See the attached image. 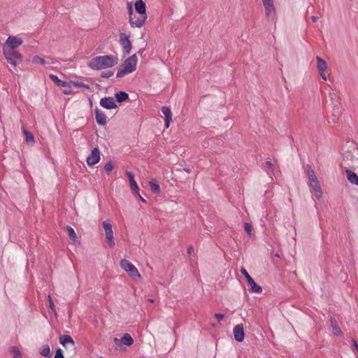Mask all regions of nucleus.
I'll use <instances>...</instances> for the list:
<instances>
[{
	"instance_id": "1",
	"label": "nucleus",
	"mask_w": 358,
	"mask_h": 358,
	"mask_svg": "<svg viewBox=\"0 0 358 358\" xmlns=\"http://www.w3.org/2000/svg\"><path fill=\"white\" fill-rule=\"evenodd\" d=\"M118 59L114 55L96 56L92 59L88 64V66L92 70H101L104 69L111 68L116 65Z\"/></svg>"
},
{
	"instance_id": "2",
	"label": "nucleus",
	"mask_w": 358,
	"mask_h": 358,
	"mask_svg": "<svg viewBox=\"0 0 358 358\" xmlns=\"http://www.w3.org/2000/svg\"><path fill=\"white\" fill-rule=\"evenodd\" d=\"M137 57L134 54L124 60L121 67L118 69L116 76L117 78H122L125 75L134 72L136 69Z\"/></svg>"
},
{
	"instance_id": "3",
	"label": "nucleus",
	"mask_w": 358,
	"mask_h": 358,
	"mask_svg": "<svg viewBox=\"0 0 358 358\" xmlns=\"http://www.w3.org/2000/svg\"><path fill=\"white\" fill-rule=\"evenodd\" d=\"M3 55L10 64L15 67L22 61V55L17 51H13L10 49H6L3 51Z\"/></svg>"
},
{
	"instance_id": "4",
	"label": "nucleus",
	"mask_w": 358,
	"mask_h": 358,
	"mask_svg": "<svg viewBox=\"0 0 358 358\" xmlns=\"http://www.w3.org/2000/svg\"><path fill=\"white\" fill-rule=\"evenodd\" d=\"M121 268L134 279L140 278L141 275L136 266L127 259H122L120 262Z\"/></svg>"
},
{
	"instance_id": "5",
	"label": "nucleus",
	"mask_w": 358,
	"mask_h": 358,
	"mask_svg": "<svg viewBox=\"0 0 358 358\" xmlns=\"http://www.w3.org/2000/svg\"><path fill=\"white\" fill-rule=\"evenodd\" d=\"M103 228L105 231L106 243L110 248L115 246V241L113 238V227L110 220L103 221L102 223Z\"/></svg>"
},
{
	"instance_id": "6",
	"label": "nucleus",
	"mask_w": 358,
	"mask_h": 358,
	"mask_svg": "<svg viewBox=\"0 0 358 358\" xmlns=\"http://www.w3.org/2000/svg\"><path fill=\"white\" fill-rule=\"evenodd\" d=\"M241 273L245 276L246 278L248 285H250L249 291L252 293H257L260 294L262 292V288L261 286L257 285L255 281L253 280V278L249 275L246 269L244 268H242L241 269Z\"/></svg>"
},
{
	"instance_id": "7",
	"label": "nucleus",
	"mask_w": 358,
	"mask_h": 358,
	"mask_svg": "<svg viewBox=\"0 0 358 358\" xmlns=\"http://www.w3.org/2000/svg\"><path fill=\"white\" fill-rule=\"evenodd\" d=\"M22 43V40L20 38L9 36L3 44V51H5L6 49H10L13 51H17L16 48L21 45Z\"/></svg>"
},
{
	"instance_id": "8",
	"label": "nucleus",
	"mask_w": 358,
	"mask_h": 358,
	"mask_svg": "<svg viewBox=\"0 0 358 358\" xmlns=\"http://www.w3.org/2000/svg\"><path fill=\"white\" fill-rule=\"evenodd\" d=\"M120 44L122 48V52L124 55H128L130 54L131 50V43L129 38V36L124 33L120 34Z\"/></svg>"
},
{
	"instance_id": "9",
	"label": "nucleus",
	"mask_w": 358,
	"mask_h": 358,
	"mask_svg": "<svg viewBox=\"0 0 358 358\" xmlns=\"http://www.w3.org/2000/svg\"><path fill=\"white\" fill-rule=\"evenodd\" d=\"M100 160V151L98 148H94L90 155L87 157V164L90 166H92L97 164Z\"/></svg>"
},
{
	"instance_id": "10",
	"label": "nucleus",
	"mask_w": 358,
	"mask_h": 358,
	"mask_svg": "<svg viewBox=\"0 0 358 358\" xmlns=\"http://www.w3.org/2000/svg\"><path fill=\"white\" fill-rule=\"evenodd\" d=\"M147 19V16L141 15L139 17L136 15L129 16V24L132 27L140 28L143 26Z\"/></svg>"
},
{
	"instance_id": "11",
	"label": "nucleus",
	"mask_w": 358,
	"mask_h": 358,
	"mask_svg": "<svg viewBox=\"0 0 358 358\" xmlns=\"http://www.w3.org/2000/svg\"><path fill=\"white\" fill-rule=\"evenodd\" d=\"M317 60V69L318 70V72L320 75V76L324 80H327V75L325 73V71L327 70V62L320 57H316Z\"/></svg>"
},
{
	"instance_id": "12",
	"label": "nucleus",
	"mask_w": 358,
	"mask_h": 358,
	"mask_svg": "<svg viewBox=\"0 0 358 358\" xmlns=\"http://www.w3.org/2000/svg\"><path fill=\"white\" fill-rule=\"evenodd\" d=\"M99 104L101 107L110 110L117 107L114 99L111 96L103 97L100 100Z\"/></svg>"
},
{
	"instance_id": "13",
	"label": "nucleus",
	"mask_w": 358,
	"mask_h": 358,
	"mask_svg": "<svg viewBox=\"0 0 358 358\" xmlns=\"http://www.w3.org/2000/svg\"><path fill=\"white\" fill-rule=\"evenodd\" d=\"M113 341L117 348L120 349H122L123 345L129 346L134 343L132 337H121L120 338L115 337Z\"/></svg>"
},
{
	"instance_id": "14",
	"label": "nucleus",
	"mask_w": 358,
	"mask_h": 358,
	"mask_svg": "<svg viewBox=\"0 0 358 358\" xmlns=\"http://www.w3.org/2000/svg\"><path fill=\"white\" fill-rule=\"evenodd\" d=\"M59 343L66 350L70 352L75 350V343L72 337H59Z\"/></svg>"
},
{
	"instance_id": "15",
	"label": "nucleus",
	"mask_w": 358,
	"mask_h": 358,
	"mask_svg": "<svg viewBox=\"0 0 358 358\" xmlns=\"http://www.w3.org/2000/svg\"><path fill=\"white\" fill-rule=\"evenodd\" d=\"M310 187L311 188V192L313 193V196L317 199H320L322 196V192L318 180L310 182Z\"/></svg>"
},
{
	"instance_id": "16",
	"label": "nucleus",
	"mask_w": 358,
	"mask_h": 358,
	"mask_svg": "<svg viewBox=\"0 0 358 358\" xmlns=\"http://www.w3.org/2000/svg\"><path fill=\"white\" fill-rule=\"evenodd\" d=\"M94 114H95V118L96 121L98 124L104 126L106 124V116L105 113L99 109L98 108H96L94 109Z\"/></svg>"
},
{
	"instance_id": "17",
	"label": "nucleus",
	"mask_w": 358,
	"mask_h": 358,
	"mask_svg": "<svg viewBox=\"0 0 358 358\" xmlns=\"http://www.w3.org/2000/svg\"><path fill=\"white\" fill-rule=\"evenodd\" d=\"M134 8L136 13L140 15L147 16L146 5L143 0H137L134 3Z\"/></svg>"
},
{
	"instance_id": "18",
	"label": "nucleus",
	"mask_w": 358,
	"mask_h": 358,
	"mask_svg": "<svg viewBox=\"0 0 358 358\" xmlns=\"http://www.w3.org/2000/svg\"><path fill=\"white\" fill-rule=\"evenodd\" d=\"M264 7L266 18L268 20H273L276 14L274 4L264 6Z\"/></svg>"
},
{
	"instance_id": "19",
	"label": "nucleus",
	"mask_w": 358,
	"mask_h": 358,
	"mask_svg": "<svg viewBox=\"0 0 358 358\" xmlns=\"http://www.w3.org/2000/svg\"><path fill=\"white\" fill-rule=\"evenodd\" d=\"M162 112L165 116V127L169 128L171 121L172 120V113L170 108L167 106H163L162 108Z\"/></svg>"
},
{
	"instance_id": "20",
	"label": "nucleus",
	"mask_w": 358,
	"mask_h": 358,
	"mask_svg": "<svg viewBox=\"0 0 358 358\" xmlns=\"http://www.w3.org/2000/svg\"><path fill=\"white\" fill-rule=\"evenodd\" d=\"M22 133L25 138V142L29 145H34L35 143V138L34 135L27 130L24 126L22 127Z\"/></svg>"
},
{
	"instance_id": "21",
	"label": "nucleus",
	"mask_w": 358,
	"mask_h": 358,
	"mask_svg": "<svg viewBox=\"0 0 358 358\" xmlns=\"http://www.w3.org/2000/svg\"><path fill=\"white\" fill-rule=\"evenodd\" d=\"M345 173L350 183L358 185V176L355 172L348 169L345 171Z\"/></svg>"
},
{
	"instance_id": "22",
	"label": "nucleus",
	"mask_w": 358,
	"mask_h": 358,
	"mask_svg": "<svg viewBox=\"0 0 358 358\" xmlns=\"http://www.w3.org/2000/svg\"><path fill=\"white\" fill-rule=\"evenodd\" d=\"M329 322H330V325L332 328L333 334L335 336H339L341 334V329L338 327L336 319L334 317H331Z\"/></svg>"
},
{
	"instance_id": "23",
	"label": "nucleus",
	"mask_w": 358,
	"mask_h": 358,
	"mask_svg": "<svg viewBox=\"0 0 358 358\" xmlns=\"http://www.w3.org/2000/svg\"><path fill=\"white\" fill-rule=\"evenodd\" d=\"M115 97L116 101L118 103H121V102L124 101L129 99V94L125 92L121 91V92L116 93L115 94Z\"/></svg>"
},
{
	"instance_id": "24",
	"label": "nucleus",
	"mask_w": 358,
	"mask_h": 358,
	"mask_svg": "<svg viewBox=\"0 0 358 358\" xmlns=\"http://www.w3.org/2000/svg\"><path fill=\"white\" fill-rule=\"evenodd\" d=\"M307 176L309 180V182L317 180L315 171L310 166H308L307 168Z\"/></svg>"
},
{
	"instance_id": "25",
	"label": "nucleus",
	"mask_w": 358,
	"mask_h": 358,
	"mask_svg": "<svg viewBox=\"0 0 358 358\" xmlns=\"http://www.w3.org/2000/svg\"><path fill=\"white\" fill-rule=\"evenodd\" d=\"M234 336H244L243 325L242 324L234 327L233 330Z\"/></svg>"
},
{
	"instance_id": "26",
	"label": "nucleus",
	"mask_w": 358,
	"mask_h": 358,
	"mask_svg": "<svg viewBox=\"0 0 358 358\" xmlns=\"http://www.w3.org/2000/svg\"><path fill=\"white\" fill-rule=\"evenodd\" d=\"M9 352L13 358H22L19 349L15 346L10 348Z\"/></svg>"
},
{
	"instance_id": "27",
	"label": "nucleus",
	"mask_w": 358,
	"mask_h": 358,
	"mask_svg": "<svg viewBox=\"0 0 358 358\" xmlns=\"http://www.w3.org/2000/svg\"><path fill=\"white\" fill-rule=\"evenodd\" d=\"M150 189L154 193H159L160 191L159 185L154 180L149 182Z\"/></svg>"
},
{
	"instance_id": "28",
	"label": "nucleus",
	"mask_w": 358,
	"mask_h": 358,
	"mask_svg": "<svg viewBox=\"0 0 358 358\" xmlns=\"http://www.w3.org/2000/svg\"><path fill=\"white\" fill-rule=\"evenodd\" d=\"M40 354L43 357H50V350L48 345H44L42 346Z\"/></svg>"
},
{
	"instance_id": "29",
	"label": "nucleus",
	"mask_w": 358,
	"mask_h": 358,
	"mask_svg": "<svg viewBox=\"0 0 358 358\" xmlns=\"http://www.w3.org/2000/svg\"><path fill=\"white\" fill-rule=\"evenodd\" d=\"M71 83L73 85V86L76 87H84L87 90L90 89V87L88 85H86V84H85L82 82L78 81V80H76V81L71 80Z\"/></svg>"
},
{
	"instance_id": "30",
	"label": "nucleus",
	"mask_w": 358,
	"mask_h": 358,
	"mask_svg": "<svg viewBox=\"0 0 358 358\" xmlns=\"http://www.w3.org/2000/svg\"><path fill=\"white\" fill-rule=\"evenodd\" d=\"M66 230H67L69 238L71 240L75 241V240L76 238V234L74 229L71 227H67Z\"/></svg>"
},
{
	"instance_id": "31",
	"label": "nucleus",
	"mask_w": 358,
	"mask_h": 358,
	"mask_svg": "<svg viewBox=\"0 0 358 358\" xmlns=\"http://www.w3.org/2000/svg\"><path fill=\"white\" fill-rule=\"evenodd\" d=\"M32 62L34 64H46V61L45 59L40 57L39 56H34L31 59Z\"/></svg>"
},
{
	"instance_id": "32",
	"label": "nucleus",
	"mask_w": 358,
	"mask_h": 358,
	"mask_svg": "<svg viewBox=\"0 0 358 358\" xmlns=\"http://www.w3.org/2000/svg\"><path fill=\"white\" fill-rule=\"evenodd\" d=\"M131 189L135 192L136 194H139V187L136 180L129 182Z\"/></svg>"
},
{
	"instance_id": "33",
	"label": "nucleus",
	"mask_w": 358,
	"mask_h": 358,
	"mask_svg": "<svg viewBox=\"0 0 358 358\" xmlns=\"http://www.w3.org/2000/svg\"><path fill=\"white\" fill-rule=\"evenodd\" d=\"M103 169L104 171L106 172V173L108 175H109V173L112 171V170L113 169V163L111 162H107L104 167H103Z\"/></svg>"
},
{
	"instance_id": "34",
	"label": "nucleus",
	"mask_w": 358,
	"mask_h": 358,
	"mask_svg": "<svg viewBox=\"0 0 358 358\" xmlns=\"http://www.w3.org/2000/svg\"><path fill=\"white\" fill-rule=\"evenodd\" d=\"M73 85L71 83V81L68 82V87H64V90H63V92L64 94H71L73 93V90L71 89V86Z\"/></svg>"
},
{
	"instance_id": "35",
	"label": "nucleus",
	"mask_w": 358,
	"mask_h": 358,
	"mask_svg": "<svg viewBox=\"0 0 358 358\" xmlns=\"http://www.w3.org/2000/svg\"><path fill=\"white\" fill-rule=\"evenodd\" d=\"M48 303H49L50 309H51V310L52 312L55 313V305H54L53 301L52 300V298H51L50 295L48 296Z\"/></svg>"
},
{
	"instance_id": "36",
	"label": "nucleus",
	"mask_w": 358,
	"mask_h": 358,
	"mask_svg": "<svg viewBox=\"0 0 358 358\" xmlns=\"http://www.w3.org/2000/svg\"><path fill=\"white\" fill-rule=\"evenodd\" d=\"M244 229L246 233L250 236L252 233V227L249 223H245L244 224Z\"/></svg>"
},
{
	"instance_id": "37",
	"label": "nucleus",
	"mask_w": 358,
	"mask_h": 358,
	"mask_svg": "<svg viewBox=\"0 0 358 358\" xmlns=\"http://www.w3.org/2000/svg\"><path fill=\"white\" fill-rule=\"evenodd\" d=\"M126 176H127L129 180V182L133 181V180H135L134 179V175L132 172H130V171H126L125 173Z\"/></svg>"
},
{
	"instance_id": "38",
	"label": "nucleus",
	"mask_w": 358,
	"mask_h": 358,
	"mask_svg": "<svg viewBox=\"0 0 358 358\" xmlns=\"http://www.w3.org/2000/svg\"><path fill=\"white\" fill-rule=\"evenodd\" d=\"M127 7L128 13H129V16L132 15H133V7H132L131 3L127 2Z\"/></svg>"
},
{
	"instance_id": "39",
	"label": "nucleus",
	"mask_w": 358,
	"mask_h": 358,
	"mask_svg": "<svg viewBox=\"0 0 358 358\" xmlns=\"http://www.w3.org/2000/svg\"><path fill=\"white\" fill-rule=\"evenodd\" d=\"M113 75V72L111 71H109L108 72H103L101 74V77L104 78H110Z\"/></svg>"
},
{
	"instance_id": "40",
	"label": "nucleus",
	"mask_w": 358,
	"mask_h": 358,
	"mask_svg": "<svg viewBox=\"0 0 358 358\" xmlns=\"http://www.w3.org/2000/svg\"><path fill=\"white\" fill-rule=\"evenodd\" d=\"M56 85L59 87H68V82L60 80Z\"/></svg>"
},
{
	"instance_id": "41",
	"label": "nucleus",
	"mask_w": 358,
	"mask_h": 358,
	"mask_svg": "<svg viewBox=\"0 0 358 358\" xmlns=\"http://www.w3.org/2000/svg\"><path fill=\"white\" fill-rule=\"evenodd\" d=\"M49 77H50V79L52 81H53L55 84H57V83H58V81H59V80H60V79H59L57 76H55V75H54V74H50V75L49 76Z\"/></svg>"
},
{
	"instance_id": "42",
	"label": "nucleus",
	"mask_w": 358,
	"mask_h": 358,
	"mask_svg": "<svg viewBox=\"0 0 358 358\" xmlns=\"http://www.w3.org/2000/svg\"><path fill=\"white\" fill-rule=\"evenodd\" d=\"M54 358H64L61 349H57Z\"/></svg>"
},
{
	"instance_id": "43",
	"label": "nucleus",
	"mask_w": 358,
	"mask_h": 358,
	"mask_svg": "<svg viewBox=\"0 0 358 358\" xmlns=\"http://www.w3.org/2000/svg\"><path fill=\"white\" fill-rule=\"evenodd\" d=\"M266 167L271 171H273V169H274V165L273 164V163L271 162V161H267L266 162Z\"/></svg>"
},
{
	"instance_id": "44",
	"label": "nucleus",
	"mask_w": 358,
	"mask_h": 358,
	"mask_svg": "<svg viewBox=\"0 0 358 358\" xmlns=\"http://www.w3.org/2000/svg\"><path fill=\"white\" fill-rule=\"evenodd\" d=\"M215 317L218 322H220L224 318V315L221 313H215Z\"/></svg>"
},
{
	"instance_id": "45",
	"label": "nucleus",
	"mask_w": 358,
	"mask_h": 358,
	"mask_svg": "<svg viewBox=\"0 0 358 358\" xmlns=\"http://www.w3.org/2000/svg\"><path fill=\"white\" fill-rule=\"evenodd\" d=\"M263 6L274 4L273 0H262Z\"/></svg>"
},
{
	"instance_id": "46",
	"label": "nucleus",
	"mask_w": 358,
	"mask_h": 358,
	"mask_svg": "<svg viewBox=\"0 0 358 358\" xmlns=\"http://www.w3.org/2000/svg\"><path fill=\"white\" fill-rule=\"evenodd\" d=\"M194 252V248L192 245H189L187 248V253L192 255Z\"/></svg>"
},
{
	"instance_id": "47",
	"label": "nucleus",
	"mask_w": 358,
	"mask_h": 358,
	"mask_svg": "<svg viewBox=\"0 0 358 358\" xmlns=\"http://www.w3.org/2000/svg\"><path fill=\"white\" fill-rule=\"evenodd\" d=\"M46 64H54L55 63V60L52 58H48V59H45Z\"/></svg>"
},
{
	"instance_id": "48",
	"label": "nucleus",
	"mask_w": 358,
	"mask_h": 358,
	"mask_svg": "<svg viewBox=\"0 0 358 358\" xmlns=\"http://www.w3.org/2000/svg\"><path fill=\"white\" fill-rule=\"evenodd\" d=\"M235 339L238 342H242L244 339V337H235Z\"/></svg>"
},
{
	"instance_id": "49",
	"label": "nucleus",
	"mask_w": 358,
	"mask_h": 358,
	"mask_svg": "<svg viewBox=\"0 0 358 358\" xmlns=\"http://www.w3.org/2000/svg\"><path fill=\"white\" fill-rule=\"evenodd\" d=\"M353 342H354V345H355V350L358 353V344L356 341H353Z\"/></svg>"
},
{
	"instance_id": "50",
	"label": "nucleus",
	"mask_w": 358,
	"mask_h": 358,
	"mask_svg": "<svg viewBox=\"0 0 358 358\" xmlns=\"http://www.w3.org/2000/svg\"><path fill=\"white\" fill-rule=\"evenodd\" d=\"M310 18H311V20H312L313 22H317V17L316 16H315V15H313Z\"/></svg>"
},
{
	"instance_id": "51",
	"label": "nucleus",
	"mask_w": 358,
	"mask_h": 358,
	"mask_svg": "<svg viewBox=\"0 0 358 358\" xmlns=\"http://www.w3.org/2000/svg\"><path fill=\"white\" fill-rule=\"evenodd\" d=\"M137 195L139 196L140 199H141L143 202H145V199H143V198L140 195V194H137Z\"/></svg>"
},
{
	"instance_id": "52",
	"label": "nucleus",
	"mask_w": 358,
	"mask_h": 358,
	"mask_svg": "<svg viewBox=\"0 0 358 358\" xmlns=\"http://www.w3.org/2000/svg\"><path fill=\"white\" fill-rule=\"evenodd\" d=\"M122 336H130L129 334L128 333H124L122 334Z\"/></svg>"
},
{
	"instance_id": "53",
	"label": "nucleus",
	"mask_w": 358,
	"mask_h": 358,
	"mask_svg": "<svg viewBox=\"0 0 358 358\" xmlns=\"http://www.w3.org/2000/svg\"><path fill=\"white\" fill-rule=\"evenodd\" d=\"M187 173H189L190 170L189 169H185Z\"/></svg>"
},
{
	"instance_id": "54",
	"label": "nucleus",
	"mask_w": 358,
	"mask_h": 358,
	"mask_svg": "<svg viewBox=\"0 0 358 358\" xmlns=\"http://www.w3.org/2000/svg\"><path fill=\"white\" fill-rule=\"evenodd\" d=\"M149 301H150V302H152H152H154V300H153V299H149Z\"/></svg>"
},
{
	"instance_id": "55",
	"label": "nucleus",
	"mask_w": 358,
	"mask_h": 358,
	"mask_svg": "<svg viewBox=\"0 0 358 358\" xmlns=\"http://www.w3.org/2000/svg\"><path fill=\"white\" fill-rule=\"evenodd\" d=\"M310 7H308V9H307V11L308 12L309 10H310Z\"/></svg>"
},
{
	"instance_id": "56",
	"label": "nucleus",
	"mask_w": 358,
	"mask_h": 358,
	"mask_svg": "<svg viewBox=\"0 0 358 358\" xmlns=\"http://www.w3.org/2000/svg\"><path fill=\"white\" fill-rule=\"evenodd\" d=\"M100 358H103V357H100Z\"/></svg>"
}]
</instances>
